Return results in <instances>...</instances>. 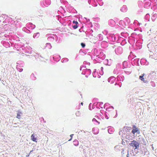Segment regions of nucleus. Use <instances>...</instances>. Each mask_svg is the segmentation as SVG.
I'll list each match as a JSON object with an SVG mask.
<instances>
[{
	"label": "nucleus",
	"mask_w": 157,
	"mask_h": 157,
	"mask_svg": "<svg viewBox=\"0 0 157 157\" xmlns=\"http://www.w3.org/2000/svg\"><path fill=\"white\" fill-rule=\"evenodd\" d=\"M48 37V40L50 41H53L55 40V37L57 38V36H56V34H48L47 35Z\"/></svg>",
	"instance_id": "obj_4"
},
{
	"label": "nucleus",
	"mask_w": 157,
	"mask_h": 157,
	"mask_svg": "<svg viewBox=\"0 0 157 157\" xmlns=\"http://www.w3.org/2000/svg\"><path fill=\"white\" fill-rule=\"evenodd\" d=\"M124 129H123V131L124 133H125L127 131H129V130L131 129V127H124Z\"/></svg>",
	"instance_id": "obj_16"
},
{
	"label": "nucleus",
	"mask_w": 157,
	"mask_h": 157,
	"mask_svg": "<svg viewBox=\"0 0 157 157\" xmlns=\"http://www.w3.org/2000/svg\"><path fill=\"white\" fill-rule=\"evenodd\" d=\"M108 39L109 40L111 41L112 42H116L117 43H119L120 42L119 39L118 37L116 35H115L114 34H111L108 36H107Z\"/></svg>",
	"instance_id": "obj_2"
},
{
	"label": "nucleus",
	"mask_w": 157,
	"mask_h": 157,
	"mask_svg": "<svg viewBox=\"0 0 157 157\" xmlns=\"http://www.w3.org/2000/svg\"><path fill=\"white\" fill-rule=\"evenodd\" d=\"M128 69L125 68V69L124 70V71L125 73L128 75L130 74L132 72L131 69L130 68H128Z\"/></svg>",
	"instance_id": "obj_15"
},
{
	"label": "nucleus",
	"mask_w": 157,
	"mask_h": 157,
	"mask_svg": "<svg viewBox=\"0 0 157 157\" xmlns=\"http://www.w3.org/2000/svg\"><path fill=\"white\" fill-rule=\"evenodd\" d=\"M6 45L7 46V47H10V44H9V43H8V42H6V43H5L3 45H4V46H5V45H6Z\"/></svg>",
	"instance_id": "obj_42"
},
{
	"label": "nucleus",
	"mask_w": 157,
	"mask_h": 157,
	"mask_svg": "<svg viewBox=\"0 0 157 157\" xmlns=\"http://www.w3.org/2000/svg\"><path fill=\"white\" fill-rule=\"evenodd\" d=\"M18 65H17V70H18V71L20 72H22V71H23V69L22 68H18Z\"/></svg>",
	"instance_id": "obj_40"
},
{
	"label": "nucleus",
	"mask_w": 157,
	"mask_h": 157,
	"mask_svg": "<svg viewBox=\"0 0 157 157\" xmlns=\"http://www.w3.org/2000/svg\"><path fill=\"white\" fill-rule=\"evenodd\" d=\"M131 100V98H130V99H128V102H129V103H131V104H132V103H133V101H132V102H131V101H130V102H129L130 101V100Z\"/></svg>",
	"instance_id": "obj_55"
},
{
	"label": "nucleus",
	"mask_w": 157,
	"mask_h": 157,
	"mask_svg": "<svg viewBox=\"0 0 157 157\" xmlns=\"http://www.w3.org/2000/svg\"><path fill=\"white\" fill-rule=\"evenodd\" d=\"M94 101H98V99L97 98H94L93 99Z\"/></svg>",
	"instance_id": "obj_57"
},
{
	"label": "nucleus",
	"mask_w": 157,
	"mask_h": 157,
	"mask_svg": "<svg viewBox=\"0 0 157 157\" xmlns=\"http://www.w3.org/2000/svg\"><path fill=\"white\" fill-rule=\"evenodd\" d=\"M21 117V115H19V113H17V118H18V119H20V117Z\"/></svg>",
	"instance_id": "obj_47"
},
{
	"label": "nucleus",
	"mask_w": 157,
	"mask_h": 157,
	"mask_svg": "<svg viewBox=\"0 0 157 157\" xmlns=\"http://www.w3.org/2000/svg\"><path fill=\"white\" fill-rule=\"evenodd\" d=\"M136 51L131 52L128 56V59L131 61V63L133 66H137V58L136 56Z\"/></svg>",
	"instance_id": "obj_1"
},
{
	"label": "nucleus",
	"mask_w": 157,
	"mask_h": 157,
	"mask_svg": "<svg viewBox=\"0 0 157 157\" xmlns=\"http://www.w3.org/2000/svg\"><path fill=\"white\" fill-rule=\"evenodd\" d=\"M81 45L82 48H84L86 46L85 44L84 43H81Z\"/></svg>",
	"instance_id": "obj_41"
},
{
	"label": "nucleus",
	"mask_w": 157,
	"mask_h": 157,
	"mask_svg": "<svg viewBox=\"0 0 157 157\" xmlns=\"http://www.w3.org/2000/svg\"><path fill=\"white\" fill-rule=\"evenodd\" d=\"M104 64L106 65L110 66L111 65V60H109L108 59H105L103 61Z\"/></svg>",
	"instance_id": "obj_11"
},
{
	"label": "nucleus",
	"mask_w": 157,
	"mask_h": 157,
	"mask_svg": "<svg viewBox=\"0 0 157 157\" xmlns=\"http://www.w3.org/2000/svg\"><path fill=\"white\" fill-rule=\"evenodd\" d=\"M92 121L93 122H96V123H98V124H99V122H98L95 118H94L93 119H92Z\"/></svg>",
	"instance_id": "obj_43"
},
{
	"label": "nucleus",
	"mask_w": 157,
	"mask_h": 157,
	"mask_svg": "<svg viewBox=\"0 0 157 157\" xmlns=\"http://www.w3.org/2000/svg\"><path fill=\"white\" fill-rule=\"evenodd\" d=\"M19 113V115L22 114V113L21 111H18V113Z\"/></svg>",
	"instance_id": "obj_54"
},
{
	"label": "nucleus",
	"mask_w": 157,
	"mask_h": 157,
	"mask_svg": "<svg viewBox=\"0 0 157 157\" xmlns=\"http://www.w3.org/2000/svg\"><path fill=\"white\" fill-rule=\"evenodd\" d=\"M121 35L125 38H127L128 36V34L127 33L122 32L121 33Z\"/></svg>",
	"instance_id": "obj_18"
},
{
	"label": "nucleus",
	"mask_w": 157,
	"mask_h": 157,
	"mask_svg": "<svg viewBox=\"0 0 157 157\" xmlns=\"http://www.w3.org/2000/svg\"><path fill=\"white\" fill-rule=\"evenodd\" d=\"M119 86L120 87H121V84H119Z\"/></svg>",
	"instance_id": "obj_61"
},
{
	"label": "nucleus",
	"mask_w": 157,
	"mask_h": 157,
	"mask_svg": "<svg viewBox=\"0 0 157 157\" xmlns=\"http://www.w3.org/2000/svg\"><path fill=\"white\" fill-rule=\"evenodd\" d=\"M74 135V134H71L70 135V136L71 137V138L70 139L69 141H70L71 140L73 136Z\"/></svg>",
	"instance_id": "obj_51"
},
{
	"label": "nucleus",
	"mask_w": 157,
	"mask_h": 157,
	"mask_svg": "<svg viewBox=\"0 0 157 157\" xmlns=\"http://www.w3.org/2000/svg\"><path fill=\"white\" fill-rule=\"evenodd\" d=\"M144 75V74L140 76H139V79L144 82L146 83L147 82V81L146 80H145L144 78H143Z\"/></svg>",
	"instance_id": "obj_19"
},
{
	"label": "nucleus",
	"mask_w": 157,
	"mask_h": 157,
	"mask_svg": "<svg viewBox=\"0 0 157 157\" xmlns=\"http://www.w3.org/2000/svg\"><path fill=\"white\" fill-rule=\"evenodd\" d=\"M124 132L123 131V130H121L119 132V134L120 135H121V134H122V136L123 137H125V133H123Z\"/></svg>",
	"instance_id": "obj_28"
},
{
	"label": "nucleus",
	"mask_w": 157,
	"mask_h": 157,
	"mask_svg": "<svg viewBox=\"0 0 157 157\" xmlns=\"http://www.w3.org/2000/svg\"><path fill=\"white\" fill-rule=\"evenodd\" d=\"M74 144L75 146H77L78 145V142L77 140H75L73 141Z\"/></svg>",
	"instance_id": "obj_31"
},
{
	"label": "nucleus",
	"mask_w": 157,
	"mask_h": 157,
	"mask_svg": "<svg viewBox=\"0 0 157 157\" xmlns=\"http://www.w3.org/2000/svg\"><path fill=\"white\" fill-rule=\"evenodd\" d=\"M51 3L50 0H44L43 1V5L45 7H48Z\"/></svg>",
	"instance_id": "obj_9"
},
{
	"label": "nucleus",
	"mask_w": 157,
	"mask_h": 157,
	"mask_svg": "<svg viewBox=\"0 0 157 157\" xmlns=\"http://www.w3.org/2000/svg\"><path fill=\"white\" fill-rule=\"evenodd\" d=\"M40 36V33H34L33 35V37L34 38H37Z\"/></svg>",
	"instance_id": "obj_24"
},
{
	"label": "nucleus",
	"mask_w": 157,
	"mask_h": 157,
	"mask_svg": "<svg viewBox=\"0 0 157 157\" xmlns=\"http://www.w3.org/2000/svg\"><path fill=\"white\" fill-rule=\"evenodd\" d=\"M30 78L31 79L33 80H35L36 79V78L35 77L34 74L33 73L30 75Z\"/></svg>",
	"instance_id": "obj_29"
},
{
	"label": "nucleus",
	"mask_w": 157,
	"mask_h": 157,
	"mask_svg": "<svg viewBox=\"0 0 157 157\" xmlns=\"http://www.w3.org/2000/svg\"><path fill=\"white\" fill-rule=\"evenodd\" d=\"M103 67H101V71H103Z\"/></svg>",
	"instance_id": "obj_59"
},
{
	"label": "nucleus",
	"mask_w": 157,
	"mask_h": 157,
	"mask_svg": "<svg viewBox=\"0 0 157 157\" xmlns=\"http://www.w3.org/2000/svg\"><path fill=\"white\" fill-rule=\"evenodd\" d=\"M117 72V69H115L113 71V73L114 74H116Z\"/></svg>",
	"instance_id": "obj_45"
},
{
	"label": "nucleus",
	"mask_w": 157,
	"mask_h": 157,
	"mask_svg": "<svg viewBox=\"0 0 157 157\" xmlns=\"http://www.w3.org/2000/svg\"><path fill=\"white\" fill-rule=\"evenodd\" d=\"M115 79V77L114 76H112L108 79V81L111 84H113L114 82Z\"/></svg>",
	"instance_id": "obj_12"
},
{
	"label": "nucleus",
	"mask_w": 157,
	"mask_h": 157,
	"mask_svg": "<svg viewBox=\"0 0 157 157\" xmlns=\"http://www.w3.org/2000/svg\"><path fill=\"white\" fill-rule=\"evenodd\" d=\"M94 53L95 55L96 56V57L102 60L105 59V55L102 52L99 51L98 52L97 49H95L94 50Z\"/></svg>",
	"instance_id": "obj_3"
},
{
	"label": "nucleus",
	"mask_w": 157,
	"mask_h": 157,
	"mask_svg": "<svg viewBox=\"0 0 157 157\" xmlns=\"http://www.w3.org/2000/svg\"><path fill=\"white\" fill-rule=\"evenodd\" d=\"M82 66H81V67H80V71H81V70H82Z\"/></svg>",
	"instance_id": "obj_60"
},
{
	"label": "nucleus",
	"mask_w": 157,
	"mask_h": 157,
	"mask_svg": "<svg viewBox=\"0 0 157 157\" xmlns=\"http://www.w3.org/2000/svg\"><path fill=\"white\" fill-rule=\"evenodd\" d=\"M132 154V157H135V156L137 154V152H132L131 153Z\"/></svg>",
	"instance_id": "obj_33"
},
{
	"label": "nucleus",
	"mask_w": 157,
	"mask_h": 157,
	"mask_svg": "<svg viewBox=\"0 0 157 157\" xmlns=\"http://www.w3.org/2000/svg\"><path fill=\"white\" fill-rule=\"evenodd\" d=\"M86 71V74L90 75L91 73V71L90 69H85V70Z\"/></svg>",
	"instance_id": "obj_26"
},
{
	"label": "nucleus",
	"mask_w": 157,
	"mask_h": 157,
	"mask_svg": "<svg viewBox=\"0 0 157 157\" xmlns=\"http://www.w3.org/2000/svg\"><path fill=\"white\" fill-rule=\"evenodd\" d=\"M136 90H137L136 88H134L132 90L133 93H136Z\"/></svg>",
	"instance_id": "obj_44"
},
{
	"label": "nucleus",
	"mask_w": 157,
	"mask_h": 157,
	"mask_svg": "<svg viewBox=\"0 0 157 157\" xmlns=\"http://www.w3.org/2000/svg\"><path fill=\"white\" fill-rule=\"evenodd\" d=\"M123 67L122 68L124 69L125 68H130L131 65L130 64H128L127 61H124L122 63Z\"/></svg>",
	"instance_id": "obj_8"
},
{
	"label": "nucleus",
	"mask_w": 157,
	"mask_h": 157,
	"mask_svg": "<svg viewBox=\"0 0 157 157\" xmlns=\"http://www.w3.org/2000/svg\"><path fill=\"white\" fill-rule=\"evenodd\" d=\"M29 24L32 25H31L30 27H31V29H34L35 28V25H32V23H29Z\"/></svg>",
	"instance_id": "obj_38"
},
{
	"label": "nucleus",
	"mask_w": 157,
	"mask_h": 157,
	"mask_svg": "<svg viewBox=\"0 0 157 157\" xmlns=\"http://www.w3.org/2000/svg\"><path fill=\"white\" fill-rule=\"evenodd\" d=\"M72 27L73 28L75 29H76L78 27V24H75L74 25H72Z\"/></svg>",
	"instance_id": "obj_37"
},
{
	"label": "nucleus",
	"mask_w": 157,
	"mask_h": 157,
	"mask_svg": "<svg viewBox=\"0 0 157 157\" xmlns=\"http://www.w3.org/2000/svg\"><path fill=\"white\" fill-rule=\"evenodd\" d=\"M68 59L67 58H64L61 60V62L63 63H65L68 62Z\"/></svg>",
	"instance_id": "obj_32"
},
{
	"label": "nucleus",
	"mask_w": 157,
	"mask_h": 157,
	"mask_svg": "<svg viewBox=\"0 0 157 157\" xmlns=\"http://www.w3.org/2000/svg\"><path fill=\"white\" fill-rule=\"evenodd\" d=\"M117 78V80L118 81H121L122 82H123L124 79V77L122 75L121 76H118Z\"/></svg>",
	"instance_id": "obj_17"
},
{
	"label": "nucleus",
	"mask_w": 157,
	"mask_h": 157,
	"mask_svg": "<svg viewBox=\"0 0 157 157\" xmlns=\"http://www.w3.org/2000/svg\"><path fill=\"white\" fill-rule=\"evenodd\" d=\"M82 131H80V132H78V133L79 134H80L81 132H82Z\"/></svg>",
	"instance_id": "obj_63"
},
{
	"label": "nucleus",
	"mask_w": 157,
	"mask_h": 157,
	"mask_svg": "<svg viewBox=\"0 0 157 157\" xmlns=\"http://www.w3.org/2000/svg\"><path fill=\"white\" fill-rule=\"evenodd\" d=\"M23 29L24 30V31L27 33H31L30 31L28 29H27L25 28H23Z\"/></svg>",
	"instance_id": "obj_35"
},
{
	"label": "nucleus",
	"mask_w": 157,
	"mask_h": 157,
	"mask_svg": "<svg viewBox=\"0 0 157 157\" xmlns=\"http://www.w3.org/2000/svg\"><path fill=\"white\" fill-rule=\"evenodd\" d=\"M56 38V41L57 40H58V38L57 37V38L56 37H55Z\"/></svg>",
	"instance_id": "obj_62"
},
{
	"label": "nucleus",
	"mask_w": 157,
	"mask_h": 157,
	"mask_svg": "<svg viewBox=\"0 0 157 157\" xmlns=\"http://www.w3.org/2000/svg\"><path fill=\"white\" fill-rule=\"evenodd\" d=\"M114 131V129L112 128H109L108 129V131L109 133L112 134L113 133Z\"/></svg>",
	"instance_id": "obj_25"
},
{
	"label": "nucleus",
	"mask_w": 157,
	"mask_h": 157,
	"mask_svg": "<svg viewBox=\"0 0 157 157\" xmlns=\"http://www.w3.org/2000/svg\"><path fill=\"white\" fill-rule=\"evenodd\" d=\"M132 38L131 40L134 41V43L135 42V40H136V43H135L136 45V43L137 42V36L136 34L135 33H132Z\"/></svg>",
	"instance_id": "obj_6"
},
{
	"label": "nucleus",
	"mask_w": 157,
	"mask_h": 157,
	"mask_svg": "<svg viewBox=\"0 0 157 157\" xmlns=\"http://www.w3.org/2000/svg\"><path fill=\"white\" fill-rule=\"evenodd\" d=\"M97 37L98 40L100 41L102 40L103 39V36L101 34H98Z\"/></svg>",
	"instance_id": "obj_23"
},
{
	"label": "nucleus",
	"mask_w": 157,
	"mask_h": 157,
	"mask_svg": "<svg viewBox=\"0 0 157 157\" xmlns=\"http://www.w3.org/2000/svg\"><path fill=\"white\" fill-rule=\"evenodd\" d=\"M75 115L77 117H79L80 115V113L79 111H77L75 113Z\"/></svg>",
	"instance_id": "obj_34"
},
{
	"label": "nucleus",
	"mask_w": 157,
	"mask_h": 157,
	"mask_svg": "<svg viewBox=\"0 0 157 157\" xmlns=\"http://www.w3.org/2000/svg\"><path fill=\"white\" fill-rule=\"evenodd\" d=\"M84 70L85 69H83L82 71V75H85L86 74V71Z\"/></svg>",
	"instance_id": "obj_46"
},
{
	"label": "nucleus",
	"mask_w": 157,
	"mask_h": 157,
	"mask_svg": "<svg viewBox=\"0 0 157 157\" xmlns=\"http://www.w3.org/2000/svg\"><path fill=\"white\" fill-rule=\"evenodd\" d=\"M91 103H90V104L89 105V109L90 110H92V109H91Z\"/></svg>",
	"instance_id": "obj_49"
},
{
	"label": "nucleus",
	"mask_w": 157,
	"mask_h": 157,
	"mask_svg": "<svg viewBox=\"0 0 157 157\" xmlns=\"http://www.w3.org/2000/svg\"><path fill=\"white\" fill-rule=\"evenodd\" d=\"M73 24H78V22L76 21H75V20H74L73 21Z\"/></svg>",
	"instance_id": "obj_48"
},
{
	"label": "nucleus",
	"mask_w": 157,
	"mask_h": 157,
	"mask_svg": "<svg viewBox=\"0 0 157 157\" xmlns=\"http://www.w3.org/2000/svg\"><path fill=\"white\" fill-rule=\"evenodd\" d=\"M133 128H134L135 129H133L132 130V133L134 134L135 132H137V128H136V127L135 125L133 126Z\"/></svg>",
	"instance_id": "obj_22"
},
{
	"label": "nucleus",
	"mask_w": 157,
	"mask_h": 157,
	"mask_svg": "<svg viewBox=\"0 0 157 157\" xmlns=\"http://www.w3.org/2000/svg\"><path fill=\"white\" fill-rule=\"evenodd\" d=\"M124 22L125 25H128L130 22V20L128 17H126L124 19V21H121L120 23H121L122 22Z\"/></svg>",
	"instance_id": "obj_10"
},
{
	"label": "nucleus",
	"mask_w": 157,
	"mask_h": 157,
	"mask_svg": "<svg viewBox=\"0 0 157 157\" xmlns=\"http://www.w3.org/2000/svg\"><path fill=\"white\" fill-rule=\"evenodd\" d=\"M84 18L86 20V22H88L90 21L89 19H87L86 18L84 17Z\"/></svg>",
	"instance_id": "obj_53"
},
{
	"label": "nucleus",
	"mask_w": 157,
	"mask_h": 157,
	"mask_svg": "<svg viewBox=\"0 0 157 157\" xmlns=\"http://www.w3.org/2000/svg\"><path fill=\"white\" fill-rule=\"evenodd\" d=\"M129 145L132 147H135V148L134 150L135 151H135V149H137V142L135 140H133L129 144Z\"/></svg>",
	"instance_id": "obj_7"
},
{
	"label": "nucleus",
	"mask_w": 157,
	"mask_h": 157,
	"mask_svg": "<svg viewBox=\"0 0 157 157\" xmlns=\"http://www.w3.org/2000/svg\"><path fill=\"white\" fill-rule=\"evenodd\" d=\"M115 21L112 19H111L109 21V25H110V23H112L113 24V25H111V26H113V25L115 24Z\"/></svg>",
	"instance_id": "obj_30"
},
{
	"label": "nucleus",
	"mask_w": 157,
	"mask_h": 157,
	"mask_svg": "<svg viewBox=\"0 0 157 157\" xmlns=\"http://www.w3.org/2000/svg\"><path fill=\"white\" fill-rule=\"evenodd\" d=\"M52 46L51 44L50 43H47L46 44L45 48H48L49 49L51 48Z\"/></svg>",
	"instance_id": "obj_21"
},
{
	"label": "nucleus",
	"mask_w": 157,
	"mask_h": 157,
	"mask_svg": "<svg viewBox=\"0 0 157 157\" xmlns=\"http://www.w3.org/2000/svg\"><path fill=\"white\" fill-rule=\"evenodd\" d=\"M127 8L126 5H123L121 9V11L123 12H126L127 10Z\"/></svg>",
	"instance_id": "obj_14"
},
{
	"label": "nucleus",
	"mask_w": 157,
	"mask_h": 157,
	"mask_svg": "<svg viewBox=\"0 0 157 157\" xmlns=\"http://www.w3.org/2000/svg\"><path fill=\"white\" fill-rule=\"evenodd\" d=\"M114 108L113 106H110L109 107L106 108V110L107 111H110L113 110Z\"/></svg>",
	"instance_id": "obj_20"
},
{
	"label": "nucleus",
	"mask_w": 157,
	"mask_h": 157,
	"mask_svg": "<svg viewBox=\"0 0 157 157\" xmlns=\"http://www.w3.org/2000/svg\"><path fill=\"white\" fill-rule=\"evenodd\" d=\"M115 52L117 55L121 54L122 52V48L121 47H118L116 48L115 50Z\"/></svg>",
	"instance_id": "obj_5"
},
{
	"label": "nucleus",
	"mask_w": 157,
	"mask_h": 157,
	"mask_svg": "<svg viewBox=\"0 0 157 157\" xmlns=\"http://www.w3.org/2000/svg\"><path fill=\"white\" fill-rule=\"evenodd\" d=\"M18 124H19L20 125L22 126H24L25 125L24 122L23 121H20L19 123H18Z\"/></svg>",
	"instance_id": "obj_36"
},
{
	"label": "nucleus",
	"mask_w": 157,
	"mask_h": 157,
	"mask_svg": "<svg viewBox=\"0 0 157 157\" xmlns=\"http://www.w3.org/2000/svg\"><path fill=\"white\" fill-rule=\"evenodd\" d=\"M107 104H108V103H105V105H104V108L106 107V106H107Z\"/></svg>",
	"instance_id": "obj_56"
},
{
	"label": "nucleus",
	"mask_w": 157,
	"mask_h": 157,
	"mask_svg": "<svg viewBox=\"0 0 157 157\" xmlns=\"http://www.w3.org/2000/svg\"><path fill=\"white\" fill-rule=\"evenodd\" d=\"M136 23V20H135L133 22V24H135Z\"/></svg>",
	"instance_id": "obj_58"
},
{
	"label": "nucleus",
	"mask_w": 157,
	"mask_h": 157,
	"mask_svg": "<svg viewBox=\"0 0 157 157\" xmlns=\"http://www.w3.org/2000/svg\"><path fill=\"white\" fill-rule=\"evenodd\" d=\"M31 139L33 141H34L36 142V140H37L36 138L35 137V136H34V134H33L31 135Z\"/></svg>",
	"instance_id": "obj_27"
},
{
	"label": "nucleus",
	"mask_w": 157,
	"mask_h": 157,
	"mask_svg": "<svg viewBox=\"0 0 157 157\" xmlns=\"http://www.w3.org/2000/svg\"><path fill=\"white\" fill-rule=\"evenodd\" d=\"M96 104V103H95L93 104V105H92V109H94V108H95L94 106H95V105L96 104Z\"/></svg>",
	"instance_id": "obj_50"
},
{
	"label": "nucleus",
	"mask_w": 157,
	"mask_h": 157,
	"mask_svg": "<svg viewBox=\"0 0 157 157\" xmlns=\"http://www.w3.org/2000/svg\"><path fill=\"white\" fill-rule=\"evenodd\" d=\"M96 69H94V71L93 72V76L94 78L96 77V75H95V72H96Z\"/></svg>",
	"instance_id": "obj_39"
},
{
	"label": "nucleus",
	"mask_w": 157,
	"mask_h": 157,
	"mask_svg": "<svg viewBox=\"0 0 157 157\" xmlns=\"http://www.w3.org/2000/svg\"><path fill=\"white\" fill-rule=\"evenodd\" d=\"M105 117L106 119H108L109 118V117H108V116L106 114L105 115Z\"/></svg>",
	"instance_id": "obj_52"
},
{
	"label": "nucleus",
	"mask_w": 157,
	"mask_h": 157,
	"mask_svg": "<svg viewBox=\"0 0 157 157\" xmlns=\"http://www.w3.org/2000/svg\"><path fill=\"white\" fill-rule=\"evenodd\" d=\"M103 104V103L102 102H98L95 105V106L97 108L99 109H100L99 108V107L102 109L103 108V107L102 106Z\"/></svg>",
	"instance_id": "obj_13"
},
{
	"label": "nucleus",
	"mask_w": 157,
	"mask_h": 157,
	"mask_svg": "<svg viewBox=\"0 0 157 157\" xmlns=\"http://www.w3.org/2000/svg\"><path fill=\"white\" fill-rule=\"evenodd\" d=\"M81 30H82L81 29H79V32H82Z\"/></svg>",
	"instance_id": "obj_64"
}]
</instances>
